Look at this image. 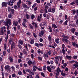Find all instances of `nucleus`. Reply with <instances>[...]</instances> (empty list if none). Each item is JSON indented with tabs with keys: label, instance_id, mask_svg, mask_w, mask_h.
Returning <instances> with one entry per match:
<instances>
[{
	"label": "nucleus",
	"instance_id": "nucleus-58",
	"mask_svg": "<svg viewBox=\"0 0 78 78\" xmlns=\"http://www.w3.org/2000/svg\"><path fill=\"white\" fill-rule=\"evenodd\" d=\"M65 71H66V72H68L69 71V69L67 68H66L65 69Z\"/></svg>",
	"mask_w": 78,
	"mask_h": 78
},
{
	"label": "nucleus",
	"instance_id": "nucleus-19",
	"mask_svg": "<svg viewBox=\"0 0 78 78\" xmlns=\"http://www.w3.org/2000/svg\"><path fill=\"white\" fill-rule=\"evenodd\" d=\"M52 27L54 28H57L56 25L55 24H54L52 25Z\"/></svg>",
	"mask_w": 78,
	"mask_h": 78
},
{
	"label": "nucleus",
	"instance_id": "nucleus-39",
	"mask_svg": "<svg viewBox=\"0 0 78 78\" xmlns=\"http://www.w3.org/2000/svg\"><path fill=\"white\" fill-rule=\"evenodd\" d=\"M47 23L45 22H44L43 23V26H45L46 25H47Z\"/></svg>",
	"mask_w": 78,
	"mask_h": 78
},
{
	"label": "nucleus",
	"instance_id": "nucleus-53",
	"mask_svg": "<svg viewBox=\"0 0 78 78\" xmlns=\"http://www.w3.org/2000/svg\"><path fill=\"white\" fill-rule=\"evenodd\" d=\"M62 48H63V49H64V48H65V45H64V44H62Z\"/></svg>",
	"mask_w": 78,
	"mask_h": 78
},
{
	"label": "nucleus",
	"instance_id": "nucleus-64",
	"mask_svg": "<svg viewBox=\"0 0 78 78\" xmlns=\"http://www.w3.org/2000/svg\"><path fill=\"white\" fill-rule=\"evenodd\" d=\"M25 71L27 72H29V69H26Z\"/></svg>",
	"mask_w": 78,
	"mask_h": 78
},
{
	"label": "nucleus",
	"instance_id": "nucleus-47",
	"mask_svg": "<svg viewBox=\"0 0 78 78\" xmlns=\"http://www.w3.org/2000/svg\"><path fill=\"white\" fill-rule=\"evenodd\" d=\"M37 3H41V2L40 0H37L36 1Z\"/></svg>",
	"mask_w": 78,
	"mask_h": 78
},
{
	"label": "nucleus",
	"instance_id": "nucleus-10",
	"mask_svg": "<svg viewBox=\"0 0 78 78\" xmlns=\"http://www.w3.org/2000/svg\"><path fill=\"white\" fill-rule=\"evenodd\" d=\"M59 38H58V39H56L55 40V41L56 42V43H57V44H59Z\"/></svg>",
	"mask_w": 78,
	"mask_h": 78
},
{
	"label": "nucleus",
	"instance_id": "nucleus-11",
	"mask_svg": "<svg viewBox=\"0 0 78 78\" xmlns=\"http://www.w3.org/2000/svg\"><path fill=\"white\" fill-rule=\"evenodd\" d=\"M0 32L1 33H0V35H3L4 34V31L3 30H2Z\"/></svg>",
	"mask_w": 78,
	"mask_h": 78
},
{
	"label": "nucleus",
	"instance_id": "nucleus-35",
	"mask_svg": "<svg viewBox=\"0 0 78 78\" xmlns=\"http://www.w3.org/2000/svg\"><path fill=\"white\" fill-rule=\"evenodd\" d=\"M57 73H56L55 74L57 75L58 76L59 75V71H58V70H56Z\"/></svg>",
	"mask_w": 78,
	"mask_h": 78
},
{
	"label": "nucleus",
	"instance_id": "nucleus-12",
	"mask_svg": "<svg viewBox=\"0 0 78 78\" xmlns=\"http://www.w3.org/2000/svg\"><path fill=\"white\" fill-rule=\"evenodd\" d=\"M66 57L68 59H71L72 58V56H69L68 55H66Z\"/></svg>",
	"mask_w": 78,
	"mask_h": 78
},
{
	"label": "nucleus",
	"instance_id": "nucleus-63",
	"mask_svg": "<svg viewBox=\"0 0 78 78\" xmlns=\"http://www.w3.org/2000/svg\"><path fill=\"white\" fill-rule=\"evenodd\" d=\"M47 5H48V6H50L51 5V4L50 3H47L46 4Z\"/></svg>",
	"mask_w": 78,
	"mask_h": 78
},
{
	"label": "nucleus",
	"instance_id": "nucleus-22",
	"mask_svg": "<svg viewBox=\"0 0 78 78\" xmlns=\"http://www.w3.org/2000/svg\"><path fill=\"white\" fill-rule=\"evenodd\" d=\"M22 24L23 27H25V28H27V25H26L25 23H23Z\"/></svg>",
	"mask_w": 78,
	"mask_h": 78
},
{
	"label": "nucleus",
	"instance_id": "nucleus-31",
	"mask_svg": "<svg viewBox=\"0 0 78 78\" xmlns=\"http://www.w3.org/2000/svg\"><path fill=\"white\" fill-rule=\"evenodd\" d=\"M36 3H34V4L32 6V8H34L35 6H36Z\"/></svg>",
	"mask_w": 78,
	"mask_h": 78
},
{
	"label": "nucleus",
	"instance_id": "nucleus-8",
	"mask_svg": "<svg viewBox=\"0 0 78 78\" xmlns=\"http://www.w3.org/2000/svg\"><path fill=\"white\" fill-rule=\"evenodd\" d=\"M47 69L49 72H51V69L49 66H47Z\"/></svg>",
	"mask_w": 78,
	"mask_h": 78
},
{
	"label": "nucleus",
	"instance_id": "nucleus-18",
	"mask_svg": "<svg viewBox=\"0 0 78 78\" xmlns=\"http://www.w3.org/2000/svg\"><path fill=\"white\" fill-rule=\"evenodd\" d=\"M32 63V62L30 60H29L28 62L27 63L30 66H31Z\"/></svg>",
	"mask_w": 78,
	"mask_h": 78
},
{
	"label": "nucleus",
	"instance_id": "nucleus-3",
	"mask_svg": "<svg viewBox=\"0 0 78 78\" xmlns=\"http://www.w3.org/2000/svg\"><path fill=\"white\" fill-rule=\"evenodd\" d=\"M4 23L5 26H7V25L9 24V25H11V20L9 19H6V22H4Z\"/></svg>",
	"mask_w": 78,
	"mask_h": 78
},
{
	"label": "nucleus",
	"instance_id": "nucleus-25",
	"mask_svg": "<svg viewBox=\"0 0 78 78\" xmlns=\"http://www.w3.org/2000/svg\"><path fill=\"white\" fill-rule=\"evenodd\" d=\"M44 57H47L48 56V53H46V54H44Z\"/></svg>",
	"mask_w": 78,
	"mask_h": 78
},
{
	"label": "nucleus",
	"instance_id": "nucleus-60",
	"mask_svg": "<svg viewBox=\"0 0 78 78\" xmlns=\"http://www.w3.org/2000/svg\"><path fill=\"white\" fill-rule=\"evenodd\" d=\"M24 66L25 67H28V66H27V64H24Z\"/></svg>",
	"mask_w": 78,
	"mask_h": 78
},
{
	"label": "nucleus",
	"instance_id": "nucleus-13",
	"mask_svg": "<svg viewBox=\"0 0 78 78\" xmlns=\"http://www.w3.org/2000/svg\"><path fill=\"white\" fill-rule=\"evenodd\" d=\"M34 40L33 39H32L30 42V43L31 44H34Z\"/></svg>",
	"mask_w": 78,
	"mask_h": 78
},
{
	"label": "nucleus",
	"instance_id": "nucleus-1",
	"mask_svg": "<svg viewBox=\"0 0 78 78\" xmlns=\"http://www.w3.org/2000/svg\"><path fill=\"white\" fill-rule=\"evenodd\" d=\"M11 1L10 0L8 2H2V7L5 8L7 7L8 5L7 4H8L9 6H12L13 5V4H11Z\"/></svg>",
	"mask_w": 78,
	"mask_h": 78
},
{
	"label": "nucleus",
	"instance_id": "nucleus-40",
	"mask_svg": "<svg viewBox=\"0 0 78 78\" xmlns=\"http://www.w3.org/2000/svg\"><path fill=\"white\" fill-rule=\"evenodd\" d=\"M57 70H58V72L59 71V72H61V69H60L59 68V67H58L57 68Z\"/></svg>",
	"mask_w": 78,
	"mask_h": 78
},
{
	"label": "nucleus",
	"instance_id": "nucleus-43",
	"mask_svg": "<svg viewBox=\"0 0 78 78\" xmlns=\"http://www.w3.org/2000/svg\"><path fill=\"white\" fill-rule=\"evenodd\" d=\"M41 75H42V76H43V77H45V74H44V73H41Z\"/></svg>",
	"mask_w": 78,
	"mask_h": 78
},
{
	"label": "nucleus",
	"instance_id": "nucleus-42",
	"mask_svg": "<svg viewBox=\"0 0 78 78\" xmlns=\"http://www.w3.org/2000/svg\"><path fill=\"white\" fill-rule=\"evenodd\" d=\"M12 16V15H11V14H9L8 15V17L9 18H11Z\"/></svg>",
	"mask_w": 78,
	"mask_h": 78
},
{
	"label": "nucleus",
	"instance_id": "nucleus-6",
	"mask_svg": "<svg viewBox=\"0 0 78 78\" xmlns=\"http://www.w3.org/2000/svg\"><path fill=\"white\" fill-rule=\"evenodd\" d=\"M23 6L24 8H27V9H29V8H30V7H28L27 5L25 4H23Z\"/></svg>",
	"mask_w": 78,
	"mask_h": 78
},
{
	"label": "nucleus",
	"instance_id": "nucleus-30",
	"mask_svg": "<svg viewBox=\"0 0 78 78\" xmlns=\"http://www.w3.org/2000/svg\"><path fill=\"white\" fill-rule=\"evenodd\" d=\"M62 53H63V54L64 55L66 53V52H65V50L64 49H63L62 50Z\"/></svg>",
	"mask_w": 78,
	"mask_h": 78
},
{
	"label": "nucleus",
	"instance_id": "nucleus-57",
	"mask_svg": "<svg viewBox=\"0 0 78 78\" xmlns=\"http://www.w3.org/2000/svg\"><path fill=\"white\" fill-rule=\"evenodd\" d=\"M7 33L8 34H10V30H7Z\"/></svg>",
	"mask_w": 78,
	"mask_h": 78
},
{
	"label": "nucleus",
	"instance_id": "nucleus-38",
	"mask_svg": "<svg viewBox=\"0 0 78 78\" xmlns=\"http://www.w3.org/2000/svg\"><path fill=\"white\" fill-rule=\"evenodd\" d=\"M12 77H16V74L14 73L12 74Z\"/></svg>",
	"mask_w": 78,
	"mask_h": 78
},
{
	"label": "nucleus",
	"instance_id": "nucleus-33",
	"mask_svg": "<svg viewBox=\"0 0 78 78\" xmlns=\"http://www.w3.org/2000/svg\"><path fill=\"white\" fill-rule=\"evenodd\" d=\"M51 68V69H55V66H50Z\"/></svg>",
	"mask_w": 78,
	"mask_h": 78
},
{
	"label": "nucleus",
	"instance_id": "nucleus-46",
	"mask_svg": "<svg viewBox=\"0 0 78 78\" xmlns=\"http://www.w3.org/2000/svg\"><path fill=\"white\" fill-rule=\"evenodd\" d=\"M76 43L75 42H73L72 45L73 46H76Z\"/></svg>",
	"mask_w": 78,
	"mask_h": 78
},
{
	"label": "nucleus",
	"instance_id": "nucleus-14",
	"mask_svg": "<svg viewBox=\"0 0 78 78\" xmlns=\"http://www.w3.org/2000/svg\"><path fill=\"white\" fill-rule=\"evenodd\" d=\"M26 17L27 19H29L30 18V16L28 14H27L26 15Z\"/></svg>",
	"mask_w": 78,
	"mask_h": 78
},
{
	"label": "nucleus",
	"instance_id": "nucleus-41",
	"mask_svg": "<svg viewBox=\"0 0 78 78\" xmlns=\"http://www.w3.org/2000/svg\"><path fill=\"white\" fill-rule=\"evenodd\" d=\"M73 66H75L76 67H78V64H74L73 65Z\"/></svg>",
	"mask_w": 78,
	"mask_h": 78
},
{
	"label": "nucleus",
	"instance_id": "nucleus-34",
	"mask_svg": "<svg viewBox=\"0 0 78 78\" xmlns=\"http://www.w3.org/2000/svg\"><path fill=\"white\" fill-rule=\"evenodd\" d=\"M7 45H6V44H4V48L5 50H6V46Z\"/></svg>",
	"mask_w": 78,
	"mask_h": 78
},
{
	"label": "nucleus",
	"instance_id": "nucleus-20",
	"mask_svg": "<svg viewBox=\"0 0 78 78\" xmlns=\"http://www.w3.org/2000/svg\"><path fill=\"white\" fill-rule=\"evenodd\" d=\"M23 53H24L25 55H27V51H26V50H25V49H23Z\"/></svg>",
	"mask_w": 78,
	"mask_h": 78
},
{
	"label": "nucleus",
	"instance_id": "nucleus-48",
	"mask_svg": "<svg viewBox=\"0 0 78 78\" xmlns=\"http://www.w3.org/2000/svg\"><path fill=\"white\" fill-rule=\"evenodd\" d=\"M74 74L76 76V75H77L78 74V72L75 71L74 72Z\"/></svg>",
	"mask_w": 78,
	"mask_h": 78
},
{
	"label": "nucleus",
	"instance_id": "nucleus-59",
	"mask_svg": "<svg viewBox=\"0 0 78 78\" xmlns=\"http://www.w3.org/2000/svg\"><path fill=\"white\" fill-rule=\"evenodd\" d=\"M49 18H50V16H49L48 15H47L46 16V19H49Z\"/></svg>",
	"mask_w": 78,
	"mask_h": 78
},
{
	"label": "nucleus",
	"instance_id": "nucleus-54",
	"mask_svg": "<svg viewBox=\"0 0 78 78\" xmlns=\"http://www.w3.org/2000/svg\"><path fill=\"white\" fill-rule=\"evenodd\" d=\"M73 14L74 15L75 13H76V11H75V10H73Z\"/></svg>",
	"mask_w": 78,
	"mask_h": 78
},
{
	"label": "nucleus",
	"instance_id": "nucleus-50",
	"mask_svg": "<svg viewBox=\"0 0 78 78\" xmlns=\"http://www.w3.org/2000/svg\"><path fill=\"white\" fill-rule=\"evenodd\" d=\"M17 28L18 30H20V26L19 25H18Z\"/></svg>",
	"mask_w": 78,
	"mask_h": 78
},
{
	"label": "nucleus",
	"instance_id": "nucleus-9",
	"mask_svg": "<svg viewBox=\"0 0 78 78\" xmlns=\"http://www.w3.org/2000/svg\"><path fill=\"white\" fill-rule=\"evenodd\" d=\"M9 59L10 60V62H13V59L12 58V57H11V56H9Z\"/></svg>",
	"mask_w": 78,
	"mask_h": 78
},
{
	"label": "nucleus",
	"instance_id": "nucleus-16",
	"mask_svg": "<svg viewBox=\"0 0 78 78\" xmlns=\"http://www.w3.org/2000/svg\"><path fill=\"white\" fill-rule=\"evenodd\" d=\"M17 6L18 8H20V2H18L17 3Z\"/></svg>",
	"mask_w": 78,
	"mask_h": 78
},
{
	"label": "nucleus",
	"instance_id": "nucleus-37",
	"mask_svg": "<svg viewBox=\"0 0 78 78\" xmlns=\"http://www.w3.org/2000/svg\"><path fill=\"white\" fill-rule=\"evenodd\" d=\"M29 76H30V78H33V76H32V75L31 74H28Z\"/></svg>",
	"mask_w": 78,
	"mask_h": 78
},
{
	"label": "nucleus",
	"instance_id": "nucleus-7",
	"mask_svg": "<svg viewBox=\"0 0 78 78\" xmlns=\"http://www.w3.org/2000/svg\"><path fill=\"white\" fill-rule=\"evenodd\" d=\"M9 67H10V66L8 65H7L5 66V70H9V71H11V70H10V69H9Z\"/></svg>",
	"mask_w": 78,
	"mask_h": 78
},
{
	"label": "nucleus",
	"instance_id": "nucleus-26",
	"mask_svg": "<svg viewBox=\"0 0 78 78\" xmlns=\"http://www.w3.org/2000/svg\"><path fill=\"white\" fill-rule=\"evenodd\" d=\"M75 29L74 28L72 29L71 30V31L73 33H74V32H75Z\"/></svg>",
	"mask_w": 78,
	"mask_h": 78
},
{
	"label": "nucleus",
	"instance_id": "nucleus-49",
	"mask_svg": "<svg viewBox=\"0 0 78 78\" xmlns=\"http://www.w3.org/2000/svg\"><path fill=\"white\" fill-rule=\"evenodd\" d=\"M55 62L56 63V64H58L59 63H58V62L56 60H55Z\"/></svg>",
	"mask_w": 78,
	"mask_h": 78
},
{
	"label": "nucleus",
	"instance_id": "nucleus-44",
	"mask_svg": "<svg viewBox=\"0 0 78 78\" xmlns=\"http://www.w3.org/2000/svg\"><path fill=\"white\" fill-rule=\"evenodd\" d=\"M28 4H29V5H31L32 4V3L30 1H28Z\"/></svg>",
	"mask_w": 78,
	"mask_h": 78
},
{
	"label": "nucleus",
	"instance_id": "nucleus-51",
	"mask_svg": "<svg viewBox=\"0 0 78 78\" xmlns=\"http://www.w3.org/2000/svg\"><path fill=\"white\" fill-rule=\"evenodd\" d=\"M73 58H74L75 59H77L78 58V56L74 55L73 56Z\"/></svg>",
	"mask_w": 78,
	"mask_h": 78
},
{
	"label": "nucleus",
	"instance_id": "nucleus-45",
	"mask_svg": "<svg viewBox=\"0 0 78 78\" xmlns=\"http://www.w3.org/2000/svg\"><path fill=\"white\" fill-rule=\"evenodd\" d=\"M8 39V34H7L6 37H5V40L6 41H7V39Z\"/></svg>",
	"mask_w": 78,
	"mask_h": 78
},
{
	"label": "nucleus",
	"instance_id": "nucleus-32",
	"mask_svg": "<svg viewBox=\"0 0 78 78\" xmlns=\"http://www.w3.org/2000/svg\"><path fill=\"white\" fill-rule=\"evenodd\" d=\"M18 74L19 75H22V72L21 71H20L18 72Z\"/></svg>",
	"mask_w": 78,
	"mask_h": 78
},
{
	"label": "nucleus",
	"instance_id": "nucleus-36",
	"mask_svg": "<svg viewBox=\"0 0 78 78\" xmlns=\"http://www.w3.org/2000/svg\"><path fill=\"white\" fill-rule=\"evenodd\" d=\"M38 59L39 61H42V57H39L38 58Z\"/></svg>",
	"mask_w": 78,
	"mask_h": 78
},
{
	"label": "nucleus",
	"instance_id": "nucleus-2",
	"mask_svg": "<svg viewBox=\"0 0 78 78\" xmlns=\"http://www.w3.org/2000/svg\"><path fill=\"white\" fill-rule=\"evenodd\" d=\"M62 37L63 38L62 39V41L63 42H65L66 43H68L69 42V37L65 35H63Z\"/></svg>",
	"mask_w": 78,
	"mask_h": 78
},
{
	"label": "nucleus",
	"instance_id": "nucleus-5",
	"mask_svg": "<svg viewBox=\"0 0 78 78\" xmlns=\"http://www.w3.org/2000/svg\"><path fill=\"white\" fill-rule=\"evenodd\" d=\"M39 33L40 37H42L43 36V34H44V30H41V31H40Z\"/></svg>",
	"mask_w": 78,
	"mask_h": 78
},
{
	"label": "nucleus",
	"instance_id": "nucleus-24",
	"mask_svg": "<svg viewBox=\"0 0 78 78\" xmlns=\"http://www.w3.org/2000/svg\"><path fill=\"white\" fill-rule=\"evenodd\" d=\"M51 29H52L51 28V27H49L48 29L49 30V31H49L51 33V32H52V30H51Z\"/></svg>",
	"mask_w": 78,
	"mask_h": 78
},
{
	"label": "nucleus",
	"instance_id": "nucleus-29",
	"mask_svg": "<svg viewBox=\"0 0 78 78\" xmlns=\"http://www.w3.org/2000/svg\"><path fill=\"white\" fill-rule=\"evenodd\" d=\"M29 26L30 27V29H33V26H32V25H31V24H30L29 25Z\"/></svg>",
	"mask_w": 78,
	"mask_h": 78
},
{
	"label": "nucleus",
	"instance_id": "nucleus-17",
	"mask_svg": "<svg viewBox=\"0 0 78 78\" xmlns=\"http://www.w3.org/2000/svg\"><path fill=\"white\" fill-rule=\"evenodd\" d=\"M19 44H21V45H23V42L21 40H19Z\"/></svg>",
	"mask_w": 78,
	"mask_h": 78
},
{
	"label": "nucleus",
	"instance_id": "nucleus-62",
	"mask_svg": "<svg viewBox=\"0 0 78 78\" xmlns=\"http://www.w3.org/2000/svg\"><path fill=\"white\" fill-rule=\"evenodd\" d=\"M51 52V51L49 50V51H48V54L49 55H50Z\"/></svg>",
	"mask_w": 78,
	"mask_h": 78
},
{
	"label": "nucleus",
	"instance_id": "nucleus-27",
	"mask_svg": "<svg viewBox=\"0 0 78 78\" xmlns=\"http://www.w3.org/2000/svg\"><path fill=\"white\" fill-rule=\"evenodd\" d=\"M67 22H68V20H66V21H65L64 24V25H67Z\"/></svg>",
	"mask_w": 78,
	"mask_h": 78
},
{
	"label": "nucleus",
	"instance_id": "nucleus-61",
	"mask_svg": "<svg viewBox=\"0 0 78 78\" xmlns=\"http://www.w3.org/2000/svg\"><path fill=\"white\" fill-rule=\"evenodd\" d=\"M14 8L15 9H17V5H15L14 6Z\"/></svg>",
	"mask_w": 78,
	"mask_h": 78
},
{
	"label": "nucleus",
	"instance_id": "nucleus-55",
	"mask_svg": "<svg viewBox=\"0 0 78 78\" xmlns=\"http://www.w3.org/2000/svg\"><path fill=\"white\" fill-rule=\"evenodd\" d=\"M46 68V66H44L43 67V69L44 70H45Z\"/></svg>",
	"mask_w": 78,
	"mask_h": 78
},
{
	"label": "nucleus",
	"instance_id": "nucleus-28",
	"mask_svg": "<svg viewBox=\"0 0 78 78\" xmlns=\"http://www.w3.org/2000/svg\"><path fill=\"white\" fill-rule=\"evenodd\" d=\"M30 17L32 19H33L34 18V15H31Z\"/></svg>",
	"mask_w": 78,
	"mask_h": 78
},
{
	"label": "nucleus",
	"instance_id": "nucleus-21",
	"mask_svg": "<svg viewBox=\"0 0 78 78\" xmlns=\"http://www.w3.org/2000/svg\"><path fill=\"white\" fill-rule=\"evenodd\" d=\"M35 46H36V47H39V44L38 43H35Z\"/></svg>",
	"mask_w": 78,
	"mask_h": 78
},
{
	"label": "nucleus",
	"instance_id": "nucleus-52",
	"mask_svg": "<svg viewBox=\"0 0 78 78\" xmlns=\"http://www.w3.org/2000/svg\"><path fill=\"white\" fill-rule=\"evenodd\" d=\"M43 41H44V39H43L42 38L40 39V42H42Z\"/></svg>",
	"mask_w": 78,
	"mask_h": 78
},
{
	"label": "nucleus",
	"instance_id": "nucleus-15",
	"mask_svg": "<svg viewBox=\"0 0 78 78\" xmlns=\"http://www.w3.org/2000/svg\"><path fill=\"white\" fill-rule=\"evenodd\" d=\"M48 40L50 42L51 41V37L50 35H49L48 37Z\"/></svg>",
	"mask_w": 78,
	"mask_h": 78
},
{
	"label": "nucleus",
	"instance_id": "nucleus-4",
	"mask_svg": "<svg viewBox=\"0 0 78 78\" xmlns=\"http://www.w3.org/2000/svg\"><path fill=\"white\" fill-rule=\"evenodd\" d=\"M15 47H16V45L14 44V42L12 41L11 45V50H13V48H14Z\"/></svg>",
	"mask_w": 78,
	"mask_h": 78
},
{
	"label": "nucleus",
	"instance_id": "nucleus-56",
	"mask_svg": "<svg viewBox=\"0 0 78 78\" xmlns=\"http://www.w3.org/2000/svg\"><path fill=\"white\" fill-rule=\"evenodd\" d=\"M33 34L34 37H35V38H36V37H37V35H36V34L34 33Z\"/></svg>",
	"mask_w": 78,
	"mask_h": 78
},
{
	"label": "nucleus",
	"instance_id": "nucleus-23",
	"mask_svg": "<svg viewBox=\"0 0 78 78\" xmlns=\"http://www.w3.org/2000/svg\"><path fill=\"white\" fill-rule=\"evenodd\" d=\"M48 8H49L48 6L47 5H46L45 6V9H44V10H47V9H48Z\"/></svg>",
	"mask_w": 78,
	"mask_h": 78
}]
</instances>
